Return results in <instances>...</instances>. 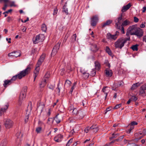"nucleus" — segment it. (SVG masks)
Segmentation results:
<instances>
[{"label": "nucleus", "mask_w": 146, "mask_h": 146, "mask_svg": "<svg viewBox=\"0 0 146 146\" xmlns=\"http://www.w3.org/2000/svg\"><path fill=\"white\" fill-rule=\"evenodd\" d=\"M31 68V65L29 64L27 68L24 70L20 72L18 74L13 76L10 79L12 83L17 78L20 79L28 74L30 72Z\"/></svg>", "instance_id": "f257e3e1"}, {"label": "nucleus", "mask_w": 146, "mask_h": 146, "mask_svg": "<svg viewBox=\"0 0 146 146\" xmlns=\"http://www.w3.org/2000/svg\"><path fill=\"white\" fill-rule=\"evenodd\" d=\"M130 40V38H120L118 39L115 43V46L116 48H119L120 49L124 46V44L127 41Z\"/></svg>", "instance_id": "f03ea898"}, {"label": "nucleus", "mask_w": 146, "mask_h": 146, "mask_svg": "<svg viewBox=\"0 0 146 146\" xmlns=\"http://www.w3.org/2000/svg\"><path fill=\"white\" fill-rule=\"evenodd\" d=\"M45 39L44 35L40 34L37 35L36 37L33 38V43L35 44L40 42L43 41Z\"/></svg>", "instance_id": "7ed1b4c3"}, {"label": "nucleus", "mask_w": 146, "mask_h": 146, "mask_svg": "<svg viewBox=\"0 0 146 146\" xmlns=\"http://www.w3.org/2000/svg\"><path fill=\"white\" fill-rule=\"evenodd\" d=\"M137 28L135 25L130 26L128 29L127 34L128 33L131 35H134Z\"/></svg>", "instance_id": "20e7f679"}, {"label": "nucleus", "mask_w": 146, "mask_h": 146, "mask_svg": "<svg viewBox=\"0 0 146 146\" xmlns=\"http://www.w3.org/2000/svg\"><path fill=\"white\" fill-rule=\"evenodd\" d=\"M60 42H58L54 47L51 54L52 56H54L56 54L60 47Z\"/></svg>", "instance_id": "39448f33"}, {"label": "nucleus", "mask_w": 146, "mask_h": 146, "mask_svg": "<svg viewBox=\"0 0 146 146\" xmlns=\"http://www.w3.org/2000/svg\"><path fill=\"white\" fill-rule=\"evenodd\" d=\"M122 19V15H121L119 17H118L117 19H116L115 21V27L118 29H120V26H121Z\"/></svg>", "instance_id": "423d86ee"}, {"label": "nucleus", "mask_w": 146, "mask_h": 146, "mask_svg": "<svg viewBox=\"0 0 146 146\" xmlns=\"http://www.w3.org/2000/svg\"><path fill=\"white\" fill-rule=\"evenodd\" d=\"M20 55L21 54L19 52L16 51L9 53L8 56L9 57L15 58L20 56Z\"/></svg>", "instance_id": "0eeeda50"}, {"label": "nucleus", "mask_w": 146, "mask_h": 146, "mask_svg": "<svg viewBox=\"0 0 146 146\" xmlns=\"http://www.w3.org/2000/svg\"><path fill=\"white\" fill-rule=\"evenodd\" d=\"M5 124L6 128L9 129L11 127L13 126V122L10 119H6Z\"/></svg>", "instance_id": "6e6552de"}, {"label": "nucleus", "mask_w": 146, "mask_h": 146, "mask_svg": "<svg viewBox=\"0 0 146 146\" xmlns=\"http://www.w3.org/2000/svg\"><path fill=\"white\" fill-rule=\"evenodd\" d=\"M143 30L140 28H137L134 35L137 36L138 37H141L143 35Z\"/></svg>", "instance_id": "1a4fd4ad"}, {"label": "nucleus", "mask_w": 146, "mask_h": 146, "mask_svg": "<svg viewBox=\"0 0 146 146\" xmlns=\"http://www.w3.org/2000/svg\"><path fill=\"white\" fill-rule=\"evenodd\" d=\"M91 25L92 26H95L98 22V19L97 16H94L91 19Z\"/></svg>", "instance_id": "9d476101"}, {"label": "nucleus", "mask_w": 146, "mask_h": 146, "mask_svg": "<svg viewBox=\"0 0 146 146\" xmlns=\"http://www.w3.org/2000/svg\"><path fill=\"white\" fill-rule=\"evenodd\" d=\"M85 113L84 111L79 110L77 116L78 119L80 120L82 119L84 116Z\"/></svg>", "instance_id": "9b49d317"}, {"label": "nucleus", "mask_w": 146, "mask_h": 146, "mask_svg": "<svg viewBox=\"0 0 146 146\" xmlns=\"http://www.w3.org/2000/svg\"><path fill=\"white\" fill-rule=\"evenodd\" d=\"M39 66L37 65V66L34 71L33 75L34 78V81H35L36 78L40 70V68Z\"/></svg>", "instance_id": "f8f14e48"}, {"label": "nucleus", "mask_w": 146, "mask_h": 146, "mask_svg": "<svg viewBox=\"0 0 146 146\" xmlns=\"http://www.w3.org/2000/svg\"><path fill=\"white\" fill-rule=\"evenodd\" d=\"M45 57V54H42L40 57V59L38 60L36 65L40 66V65L42 62H43Z\"/></svg>", "instance_id": "ddd939ff"}, {"label": "nucleus", "mask_w": 146, "mask_h": 146, "mask_svg": "<svg viewBox=\"0 0 146 146\" xmlns=\"http://www.w3.org/2000/svg\"><path fill=\"white\" fill-rule=\"evenodd\" d=\"M3 86L5 88H7L8 86L11 84L12 83L10 80H5L3 81Z\"/></svg>", "instance_id": "4468645a"}, {"label": "nucleus", "mask_w": 146, "mask_h": 146, "mask_svg": "<svg viewBox=\"0 0 146 146\" xmlns=\"http://www.w3.org/2000/svg\"><path fill=\"white\" fill-rule=\"evenodd\" d=\"M63 138L62 135L59 134L56 136L54 138V140L56 142H59L61 141V139Z\"/></svg>", "instance_id": "2eb2a0df"}, {"label": "nucleus", "mask_w": 146, "mask_h": 146, "mask_svg": "<svg viewBox=\"0 0 146 146\" xmlns=\"http://www.w3.org/2000/svg\"><path fill=\"white\" fill-rule=\"evenodd\" d=\"M26 96V95L25 94L23 95L22 93H21L19 96V105H21L22 101L25 99Z\"/></svg>", "instance_id": "dca6fc26"}, {"label": "nucleus", "mask_w": 146, "mask_h": 146, "mask_svg": "<svg viewBox=\"0 0 146 146\" xmlns=\"http://www.w3.org/2000/svg\"><path fill=\"white\" fill-rule=\"evenodd\" d=\"M131 6V5L130 3H129L126 5L123 6L121 9V11L122 12H125L128 10L130 8Z\"/></svg>", "instance_id": "f3484780"}, {"label": "nucleus", "mask_w": 146, "mask_h": 146, "mask_svg": "<svg viewBox=\"0 0 146 146\" xmlns=\"http://www.w3.org/2000/svg\"><path fill=\"white\" fill-rule=\"evenodd\" d=\"M98 126L96 125H92L91 127L90 131L92 132L96 133L98 131Z\"/></svg>", "instance_id": "a211bd4d"}, {"label": "nucleus", "mask_w": 146, "mask_h": 146, "mask_svg": "<svg viewBox=\"0 0 146 146\" xmlns=\"http://www.w3.org/2000/svg\"><path fill=\"white\" fill-rule=\"evenodd\" d=\"M109 88L108 87H104L102 89V92L104 93L106 95L105 97V99H106L107 96L108 95V94L109 92Z\"/></svg>", "instance_id": "6ab92c4d"}, {"label": "nucleus", "mask_w": 146, "mask_h": 146, "mask_svg": "<svg viewBox=\"0 0 146 146\" xmlns=\"http://www.w3.org/2000/svg\"><path fill=\"white\" fill-rule=\"evenodd\" d=\"M107 37L108 38L113 39L115 40L117 38V34L114 35H112L110 33H108L107 35Z\"/></svg>", "instance_id": "aec40b11"}, {"label": "nucleus", "mask_w": 146, "mask_h": 146, "mask_svg": "<svg viewBox=\"0 0 146 146\" xmlns=\"http://www.w3.org/2000/svg\"><path fill=\"white\" fill-rule=\"evenodd\" d=\"M142 83H140L139 82L136 83L135 84H133L132 86L131 89V90H134L136 89L138 86H139Z\"/></svg>", "instance_id": "412c9836"}, {"label": "nucleus", "mask_w": 146, "mask_h": 146, "mask_svg": "<svg viewBox=\"0 0 146 146\" xmlns=\"http://www.w3.org/2000/svg\"><path fill=\"white\" fill-rule=\"evenodd\" d=\"M106 75L107 77H110L112 75V72L111 70L110 69H106L105 70Z\"/></svg>", "instance_id": "4be33fe9"}, {"label": "nucleus", "mask_w": 146, "mask_h": 146, "mask_svg": "<svg viewBox=\"0 0 146 146\" xmlns=\"http://www.w3.org/2000/svg\"><path fill=\"white\" fill-rule=\"evenodd\" d=\"M47 80L43 78L42 80L41 83L40 84V86L41 88H43L44 87L46 83Z\"/></svg>", "instance_id": "5701e85b"}, {"label": "nucleus", "mask_w": 146, "mask_h": 146, "mask_svg": "<svg viewBox=\"0 0 146 146\" xmlns=\"http://www.w3.org/2000/svg\"><path fill=\"white\" fill-rule=\"evenodd\" d=\"M16 136L17 138V141H20L21 138L23 136V134L20 131H18L16 134Z\"/></svg>", "instance_id": "b1692460"}, {"label": "nucleus", "mask_w": 146, "mask_h": 146, "mask_svg": "<svg viewBox=\"0 0 146 146\" xmlns=\"http://www.w3.org/2000/svg\"><path fill=\"white\" fill-rule=\"evenodd\" d=\"M145 90L142 88L140 87V90L139 92V94L141 96H145L146 95V94L145 91Z\"/></svg>", "instance_id": "393cba45"}, {"label": "nucleus", "mask_w": 146, "mask_h": 146, "mask_svg": "<svg viewBox=\"0 0 146 146\" xmlns=\"http://www.w3.org/2000/svg\"><path fill=\"white\" fill-rule=\"evenodd\" d=\"M44 105L43 104H40L37 107V110L38 111L40 112V113L42 112L43 111V109L44 108Z\"/></svg>", "instance_id": "a878e982"}, {"label": "nucleus", "mask_w": 146, "mask_h": 146, "mask_svg": "<svg viewBox=\"0 0 146 146\" xmlns=\"http://www.w3.org/2000/svg\"><path fill=\"white\" fill-rule=\"evenodd\" d=\"M9 106V104L8 103H6L3 106V107L2 108H1L3 110V111L5 112H6V111L8 109Z\"/></svg>", "instance_id": "bb28decb"}, {"label": "nucleus", "mask_w": 146, "mask_h": 146, "mask_svg": "<svg viewBox=\"0 0 146 146\" xmlns=\"http://www.w3.org/2000/svg\"><path fill=\"white\" fill-rule=\"evenodd\" d=\"M112 22L111 20H107L106 22L104 23L102 25L103 27H105L106 26L109 25Z\"/></svg>", "instance_id": "cd10ccee"}, {"label": "nucleus", "mask_w": 146, "mask_h": 146, "mask_svg": "<svg viewBox=\"0 0 146 146\" xmlns=\"http://www.w3.org/2000/svg\"><path fill=\"white\" fill-rule=\"evenodd\" d=\"M7 143V141L6 139L3 140L1 142L0 146H6Z\"/></svg>", "instance_id": "c85d7f7f"}, {"label": "nucleus", "mask_w": 146, "mask_h": 146, "mask_svg": "<svg viewBox=\"0 0 146 146\" xmlns=\"http://www.w3.org/2000/svg\"><path fill=\"white\" fill-rule=\"evenodd\" d=\"M98 50L96 44H94L92 46V50L93 52H96Z\"/></svg>", "instance_id": "c756f323"}, {"label": "nucleus", "mask_w": 146, "mask_h": 146, "mask_svg": "<svg viewBox=\"0 0 146 146\" xmlns=\"http://www.w3.org/2000/svg\"><path fill=\"white\" fill-rule=\"evenodd\" d=\"M76 34H74L72 36L71 39V41L73 42H75L76 40Z\"/></svg>", "instance_id": "7c9ffc66"}, {"label": "nucleus", "mask_w": 146, "mask_h": 146, "mask_svg": "<svg viewBox=\"0 0 146 146\" xmlns=\"http://www.w3.org/2000/svg\"><path fill=\"white\" fill-rule=\"evenodd\" d=\"M41 28L42 30L44 32H46L47 29L46 26L44 24H43L41 27Z\"/></svg>", "instance_id": "2f4dec72"}, {"label": "nucleus", "mask_w": 146, "mask_h": 146, "mask_svg": "<svg viewBox=\"0 0 146 146\" xmlns=\"http://www.w3.org/2000/svg\"><path fill=\"white\" fill-rule=\"evenodd\" d=\"M130 23V22L127 20H125L122 23V24L121 26H126L128 25H129Z\"/></svg>", "instance_id": "473e14b6"}, {"label": "nucleus", "mask_w": 146, "mask_h": 146, "mask_svg": "<svg viewBox=\"0 0 146 146\" xmlns=\"http://www.w3.org/2000/svg\"><path fill=\"white\" fill-rule=\"evenodd\" d=\"M27 87H24L21 92V93H22L23 95H26V92H27Z\"/></svg>", "instance_id": "72a5a7b5"}, {"label": "nucleus", "mask_w": 146, "mask_h": 146, "mask_svg": "<svg viewBox=\"0 0 146 146\" xmlns=\"http://www.w3.org/2000/svg\"><path fill=\"white\" fill-rule=\"evenodd\" d=\"M138 46L137 44L133 45L131 47V48L133 51H137L138 50Z\"/></svg>", "instance_id": "f704fd0d"}, {"label": "nucleus", "mask_w": 146, "mask_h": 146, "mask_svg": "<svg viewBox=\"0 0 146 146\" xmlns=\"http://www.w3.org/2000/svg\"><path fill=\"white\" fill-rule=\"evenodd\" d=\"M71 84V81H70L69 80H66L65 84L64 86H66V87H68L69 86H70Z\"/></svg>", "instance_id": "c9c22d12"}, {"label": "nucleus", "mask_w": 146, "mask_h": 146, "mask_svg": "<svg viewBox=\"0 0 146 146\" xmlns=\"http://www.w3.org/2000/svg\"><path fill=\"white\" fill-rule=\"evenodd\" d=\"M66 3L65 4L64 6L63 7V11L66 14H68V9L67 8H66Z\"/></svg>", "instance_id": "e433bc0d"}, {"label": "nucleus", "mask_w": 146, "mask_h": 146, "mask_svg": "<svg viewBox=\"0 0 146 146\" xmlns=\"http://www.w3.org/2000/svg\"><path fill=\"white\" fill-rule=\"evenodd\" d=\"M96 68L97 70H99L100 68V65L99 63L98 62H95Z\"/></svg>", "instance_id": "4c0bfd02"}, {"label": "nucleus", "mask_w": 146, "mask_h": 146, "mask_svg": "<svg viewBox=\"0 0 146 146\" xmlns=\"http://www.w3.org/2000/svg\"><path fill=\"white\" fill-rule=\"evenodd\" d=\"M106 52H107L109 55H111V52L108 46H106Z\"/></svg>", "instance_id": "58836bf2"}, {"label": "nucleus", "mask_w": 146, "mask_h": 146, "mask_svg": "<svg viewBox=\"0 0 146 146\" xmlns=\"http://www.w3.org/2000/svg\"><path fill=\"white\" fill-rule=\"evenodd\" d=\"M138 124V123L135 121H133L130 123L128 126H129L134 127V125H137Z\"/></svg>", "instance_id": "ea45409f"}, {"label": "nucleus", "mask_w": 146, "mask_h": 146, "mask_svg": "<svg viewBox=\"0 0 146 146\" xmlns=\"http://www.w3.org/2000/svg\"><path fill=\"white\" fill-rule=\"evenodd\" d=\"M81 73L83 74L85 78H87L89 76V74L86 72H83L82 71H81Z\"/></svg>", "instance_id": "a19ab883"}, {"label": "nucleus", "mask_w": 146, "mask_h": 146, "mask_svg": "<svg viewBox=\"0 0 146 146\" xmlns=\"http://www.w3.org/2000/svg\"><path fill=\"white\" fill-rule=\"evenodd\" d=\"M131 101H136L137 99V98L135 96H132L130 98Z\"/></svg>", "instance_id": "79ce46f5"}, {"label": "nucleus", "mask_w": 146, "mask_h": 146, "mask_svg": "<svg viewBox=\"0 0 146 146\" xmlns=\"http://www.w3.org/2000/svg\"><path fill=\"white\" fill-rule=\"evenodd\" d=\"M78 111L77 109L74 108L72 111V113L74 115H77L78 113Z\"/></svg>", "instance_id": "37998d69"}, {"label": "nucleus", "mask_w": 146, "mask_h": 146, "mask_svg": "<svg viewBox=\"0 0 146 146\" xmlns=\"http://www.w3.org/2000/svg\"><path fill=\"white\" fill-rule=\"evenodd\" d=\"M8 4V5L9 4L10 6L11 7L13 6H16V5H15L14 2H11L9 0Z\"/></svg>", "instance_id": "c03bdc74"}, {"label": "nucleus", "mask_w": 146, "mask_h": 146, "mask_svg": "<svg viewBox=\"0 0 146 146\" xmlns=\"http://www.w3.org/2000/svg\"><path fill=\"white\" fill-rule=\"evenodd\" d=\"M53 121V119L52 118H49L48 119L47 123L49 124H52Z\"/></svg>", "instance_id": "a18cd8bd"}, {"label": "nucleus", "mask_w": 146, "mask_h": 146, "mask_svg": "<svg viewBox=\"0 0 146 146\" xmlns=\"http://www.w3.org/2000/svg\"><path fill=\"white\" fill-rule=\"evenodd\" d=\"M96 74V72L95 70L94 69H92L90 75L92 76H94Z\"/></svg>", "instance_id": "49530a36"}, {"label": "nucleus", "mask_w": 146, "mask_h": 146, "mask_svg": "<svg viewBox=\"0 0 146 146\" xmlns=\"http://www.w3.org/2000/svg\"><path fill=\"white\" fill-rule=\"evenodd\" d=\"M50 77V74L48 72H47L46 74H45L44 78L46 79L47 80Z\"/></svg>", "instance_id": "de8ad7c7"}, {"label": "nucleus", "mask_w": 146, "mask_h": 146, "mask_svg": "<svg viewBox=\"0 0 146 146\" xmlns=\"http://www.w3.org/2000/svg\"><path fill=\"white\" fill-rule=\"evenodd\" d=\"M72 141L73 139L71 138L68 141L66 146H69L70 144L72 142Z\"/></svg>", "instance_id": "09e8293b"}, {"label": "nucleus", "mask_w": 146, "mask_h": 146, "mask_svg": "<svg viewBox=\"0 0 146 146\" xmlns=\"http://www.w3.org/2000/svg\"><path fill=\"white\" fill-rule=\"evenodd\" d=\"M55 120L57 123H58L60 121V120L59 119L57 115L55 117Z\"/></svg>", "instance_id": "8fccbe9b"}, {"label": "nucleus", "mask_w": 146, "mask_h": 146, "mask_svg": "<svg viewBox=\"0 0 146 146\" xmlns=\"http://www.w3.org/2000/svg\"><path fill=\"white\" fill-rule=\"evenodd\" d=\"M90 130L91 131V127H88L85 129L84 131L86 133H87Z\"/></svg>", "instance_id": "3c124183"}, {"label": "nucleus", "mask_w": 146, "mask_h": 146, "mask_svg": "<svg viewBox=\"0 0 146 146\" xmlns=\"http://www.w3.org/2000/svg\"><path fill=\"white\" fill-rule=\"evenodd\" d=\"M121 104H117L113 108L114 109H117L119 108H120L121 106Z\"/></svg>", "instance_id": "603ef678"}, {"label": "nucleus", "mask_w": 146, "mask_h": 146, "mask_svg": "<svg viewBox=\"0 0 146 146\" xmlns=\"http://www.w3.org/2000/svg\"><path fill=\"white\" fill-rule=\"evenodd\" d=\"M37 51V49L36 48H33L31 50V54H33L35 53Z\"/></svg>", "instance_id": "864d4df0"}, {"label": "nucleus", "mask_w": 146, "mask_h": 146, "mask_svg": "<svg viewBox=\"0 0 146 146\" xmlns=\"http://www.w3.org/2000/svg\"><path fill=\"white\" fill-rule=\"evenodd\" d=\"M130 127V128L127 131V133H129L131 132V130L134 128V127Z\"/></svg>", "instance_id": "5fc2aeb1"}, {"label": "nucleus", "mask_w": 146, "mask_h": 146, "mask_svg": "<svg viewBox=\"0 0 146 146\" xmlns=\"http://www.w3.org/2000/svg\"><path fill=\"white\" fill-rule=\"evenodd\" d=\"M139 19L136 17H134V21L135 22L137 23L139 21Z\"/></svg>", "instance_id": "6e6d98bb"}, {"label": "nucleus", "mask_w": 146, "mask_h": 146, "mask_svg": "<svg viewBox=\"0 0 146 146\" xmlns=\"http://www.w3.org/2000/svg\"><path fill=\"white\" fill-rule=\"evenodd\" d=\"M141 87L145 90H146V83L142 85Z\"/></svg>", "instance_id": "4d7b16f0"}, {"label": "nucleus", "mask_w": 146, "mask_h": 146, "mask_svg": "<svg viewBox=\"0 0 146 146\" xmlns=\"http://www.w3.org/2000/svg\"><path fill=\"white\" fill-rule=\"evenodd\" d=\"M42 128L41 127H38L36 128V131L37 133H39L41 131Z\"/></svg>", "instance_id": "13d9d810"}, {"label": "nucleus", "mask_w": 146, "mask_h": 146, "mask_svg": "<svg viewBox=\"0 0 146 146\" xmlns=\"http://www.w3.org/2000/svg\"><path fill=\"white\" fill-rule=\"evenodd\" d=\"M145 27V23L144 22L143 23H142L141 25H140V27L141 28H144Z\"/></svg>", "instance_id": "bf43d9fd"}, {"label": "nucleus", "mask_w": 146, "mask_h": 146, "mask_svg": "<svg viewBox=\"0 0 146 146\" xmlns=\"http://www.w3.org/2000/svg\"><path fill=\"white\" fill-rule=\"evenodd\" d=\"M58 12V9L57 8H55L54 10L53 14L54 15H56Z\"/></svg>", "instance_id": "052dcab7"}, {"label": "nucleus", "mask_w": 146, "mask_h": 146, "mask_svg": "<svg viewBox=\"0 0 146 146\" xmlns=\"http://www.w3.org/2000/svg\"><path fill=\"white\" fill-rule=\"evenodd\" d=\"M8 3L5 4L4 7L3 8V9L5 11L7 7L8 6Z\"/></svg>", "instance_id": "680f3d73"}, {"label": "nucleus", "mask_w": 146, "mask_h": 146, "mask_svg": "<svg viewBox=\"0 0 146 146\" xmlns=\"http://www.w3.org/2000/svg\"><path fill=\"white\" fill-rule=\"evenodd\" d=\"M29 115H27L25 117V122L26 123H27L29 119Z\"/></svg>", "instance_id": "e2e57ef3"}, {"label": "nucleus", "mask_w": 146, "mask_h": 146, "mask_svg": "<svg viewBox=\"0 0 146 146\" xmlns=\"http://www.w3.org/2000/svg\"><path fill=\"white\" fill-rule=\"evenodd\" d=\"M4 112H5L3 111V110L1 108L0 109V116L2 115Z\"/></svg>", "instance_id": "0e129e2a"}, {"label": "nucleus", "mask_w": 146, "mask_h": 146, "mask_svg": "<svg viewBox=\"0 0 146 146\" xmlns=\"http://www.w3.org/2000/svg\"><path fill=\"white\" fill-rule=\"evenodd\" d=\"M9 0H0V1H3L5 3V4H7L8 3Z\"/></svg>", "instance_id": "69168bd1"}, {"label": "nucleus", "mask_w": 146, "mask_h": 146, "mask_svg": "<svg viewBox=\"0 0 146 146\" xmlns=\"http://www.w3.org/2000/svg\"><path fill=\"white\" fill-rule=\"evenodd\" d=\"M76 84V83H74V84H73L72 86V87L71 88V90H73Z\"/></svg>", "instance_id": "338daca9"}, {"label": "nucleus", "mask_w": 146, "mask_h": 146, "mask_svg": "<svg viewBox=\"0 0 146 146\" xmlns=\"http://www.w3.org/2000/svg\"><path fill=\"white\" fill-rule=\"evenodd\" d=\"M143 40L146 42V35L144 36L143 37Z\"/></svg>", "instance_id": "774afa93"}]
</instances>
